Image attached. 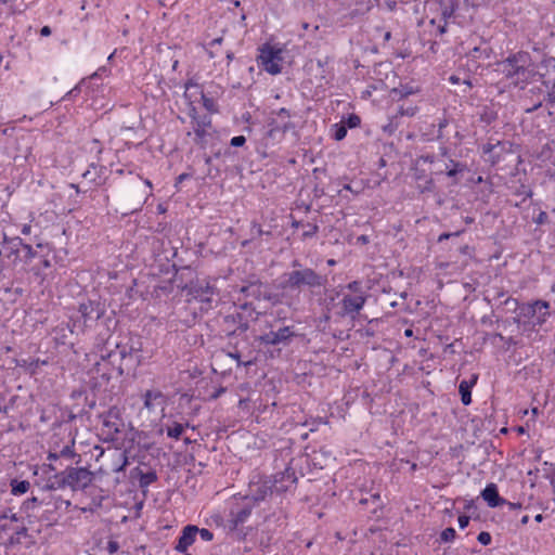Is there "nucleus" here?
Wrapping results in <instances>:
<instances>
[{
	"instance_id": "nucleus-8",
	"label": "nucleus",
	"mask_w": 555,
	"mask_h": 555,
	"mask_svg": "<svg viewBox=\"0 0 555 555\" xmlns=\"http://www.w3.org/2000/svg\"><path fill=\"white\" fill-rule=\"evenodd\" d=\"M198 528L193 525L185 526L178 539L176 551L185 553L188 548L195 542Z\"/></svg>"
},
{
	"instance_id": "nucleus-48",
	"label": "nucleus",
	"mask_w": 555,
	"mask_h": 555,
	"mask_svg": "<svg viewBox=\"0 0 555 555\" xmlns=\"http://www.w3.org/2000/svg\"><path fill=\"white\" fill-rule=\"evenodd\" d=\"M455 172H456L455 170H450L448 175H449V176H454V175H455Z\"/></svg>"
},
{
	"instance_id": "nucleus-29",
	"label": "nucleus",
	"mask_w": 555,
	"mask_h": 555,
	"mask_svg": "<svg viewBox=\"0 0 555 555\" xmlns=\"http://www.w3.org/2000/svg\"><path fill=\"white\" fill-rule=\"evenodd\" d=\"M245 142H246V139L244 135H236L231 139L230 143L232 146L238 147V146L244 145Z\"/></svg>"
},
{
	"instance_id": "nucleus-42",
	"label": "nucleus",
	"mask_w": 555,
	"mask_h": 555,
	"mask_svg": "<svg viewBox=\"0 0 555 555\" xmlns=\"http://www.w3.org/2000/svg\"><path fill=\"white\" fill-rule=\"evenodd\" d=\"M531 414H532L533 416H537V415H538V408H533V409H531Z\"/></svg>"
},
{
	"instance_id": "nucleus-30",
	"label": "nucleus",
	"mask_w": 555,
	"mask_h": 555,
	"mask_svg": "<svg viewBox=\"0 0 555 555\" xmlns=\"http://www.w3.org/2000/svg\"><path fill=\"white\" fill-rule=\"evenodd\" d=\"M106 548L109 554H114L119 550V544L117 541L111 540L108 541Z\"/></svg>"
},
{
	"instance_id": "nucleus-24",
	"label": "nucleus",
	"mask_w": 555,
	"mask_h": 555,
	"mask_svg": "<svg viewBox=\"0 0 555 555\" xmlns=\"http://www.w3.org/2000/svg\"><path fill=\"white\" fill-rule=\"evenodd\" d=\"M456 537V532L453 528H447L444 529L441 534H440V539L442 542H452Z\"/></svg>"
},
{
	"instance_id": "nucleus-9",
	"label": "nucleus",
	"mask_w": 555,
	"mask_h": 555,
	"mask_svg": "<svg viewBox=\"0 0 555 555\" xmlns=\"http://www.w3.org/2000/svg\"><path fill=\"white\" fill-rule=\"evenodd\" d=\"M126 438L129 442V444H126L124 443L122 447H124V450H125V453H131V451L133 450V444L137 443L139 446V448L141 449H149V443L146 442H143V440L145 439V434L143 431H139L134 428H129L126 433Z\"/></svg>"
},
{
	"instance_id": "nucleus-7",
	"label": "nucleus",
	"mask_w": 555,
	"mask_h": 555,
	"mask_svg": "<svg viewBox=\"0 0 555 555\" xmlns=\"http://www.w3.org/2000/svg\"><path fill=\"white\" fill-rule=\"evenodd\" d=\"M184 99L190 106V115L194 117V114L196 113L195 104L199 102L201 99H204L202 87L193 81L185 83Z\"/></svg>"
},
{
	"instance_id": "nucleus-31",
	"label": "nucleus",
	"mask_w": 555,
	"mask_h": 555,
	"mask_svg": "<svg viewBox=\"0 0 555 555\" xmlns=\"http://www.w3.org/2000/svg\"><path fill=\"white\" fill-rule=\"evenodd\" d=\"M395 92H398V90H393ZM416 90H414L413 88H410V87H403L399 90V94L400 96H408L410 94H413L415 93Z\"/></svg>"
},
{
	"instance_id": "nucleus-39",
	"label": "nucleus",
	"mask_w": 555,
	"mask_h": 555,
	"mask_svg": "<svg viewBox=\"0 0 555 555\" xmlns=\"http://www.w3.org/2000/svg\"><path fill=\"white\" fill-rule=\"evenodd\" d=\"M144 184H145L147 188L152 189V182H151L149 179H145V180H144Z\"/></svg>"
},
{
	"instance_id": "nucleus-44",
	"label": "nucleus",
	"mask_w": 555,
	"mask_h": 555,
	"mask_svg": "<svg viewBox=\"0 0 555 555\" xmlns=\"http://www.w3.org/2000/svg\"><path fill=\"white\" fill-rule=\"evenodd\" d=\"M37 502V499L36 498H33L30 501L26 502V504H29V503H36Z\"/></svg>"
},
{
	"instance_id": "nucleus-18",
	"label": "nucleus",
	"mask_w": 555,
	"mask_h": 555,
	"mask_svg": "<svg viewBox=\"0 0 555 555\" xmlns=\"http://www.w3.org/2000/svg\"><path fill=\"white\" fill-rule=\"evenodd\" d=\"M315 279V274L311 270H307L304 272H294L291 276V281L294 283L307 282L311 283Z\"/></svg>"
},
{
	"instance_id": "nucleus-13",
	"label": "nucleus",
	"mask_w": 555,
	"mask_h": 555,
	"mask_svg": "<svg viewBox=\"0 0 555 555\" xmlns=\"http://www.w3.org/2000/svg\"><path fill=\"white\" fill-rule=\"evenodd\" d=\"M548 304L546 301L538 300L529 307L532 317L535 318L533 324H542L548 317Z\"/></svg>"
},
{
	"instance_id": "nucleus-50",
	"label": "nucleus",
	"mask_w": 555,
	"mask_h": 555,
	"mask_svg": "<svg viewBox=\"0 0 555 555\" xmlns=\"http://www.w3.org/2000/svg\"><path fill=\"white\" fill-rule=\"evenodd\" d=\"M183 555H191L190 553H188V551L185 553H182Z\"/></svg>"
},
{
	"instance_id": "nucleus-2",
	"label": "nucleus",
	"mask_w": 555,
	"mask_h": 555,
	"mask_svg": "<svg viewBox=\"0 0 555 555\" xmlns=\"http://www.w3.org/2000/svg\"><path fill=\"white\" fill-rule=\"evenodd\" d=\"M23 248L30 271L42 279L47 276V271L57 263V253L50 244H37L36 247L24 245Z\"/></svg>"
},
{
	"instance_id": "nucleus-17",
	"label": "nucleus",
	"mask_w": 555,
	"mask_h": 555,
	"mask_svg": "<svg viewBox=\"0 0 555 555\" xmlns=\"http://www.w3.org/2000/svg\"><path fill=\"white\" fill-rule=\"evenodd\" d=\"M11 487H12L11 492L13 495H22L29 490L30 483L27 480L14 479L11 481Z\"/></svg>"
},
{
	"instance_id": "nucleus-40",
	"label": "nucleus",
	"mask_w": 555,
	"mask_h": 555,
	"mask_svg": "<svg viewBox=\"0 0 555 555\" xmlns=\"http://www.w3.org/2000/svg\"><path fill=\"white\" fill-rule=\"evenodd\" d=\"M551 96L555 100V81L551 91Z\"/></svg>"
},
{
	"instance_id": "nucleus-35",
	"label": "nucleus",
	"mask_w": 555,
	"mask_h": 555,
	"mask_svg": "<svg viewBox=\"0 0 555 555\" xmlns=\"http://www.w3.org/2000/svg\"><path fill=\"white\" fill-rule=\"evenodd\" d=\"M545 219H546V214L544 211H542L537 219V223H543Z\"/></svg>"
},
{
	"instance_id": "nucleus-16",
	"label": "nucleus",
	"mask_w": 555,
	"mask_h": 555,
	"mask_svg": "<svg viewBox=\"0 0 555 555\" xmlns=\"http://www.w3.org/2000/svg\"><path fill=\"white\" fill-rule=\"evenodd\" d=\"M104 427L107 428V433L111 436V439L118 440V434L120 433V429H119V422L117 418L113 420L111 416H108L104 421Z\"/></svg>"
},
{
	"instance_id": "nucleus-32",
	"label": "nucleus",
	"mask_w": 555,
	"mask_h": 555,
	"mask_svg": "<svg viewBox=\"0 0 555 555\" xmlns=\"http://www.w3.org/2000/svg\"><path fill=\"white\" fill-rule=\"evenodd\" d=\"M457 521H459V527L461 529H465L468 526V524H469V517L466 516V515H461L459 517Z\"/></svg>"
},
{
	"instance_id": "nucleus-25",
	"label": "nucleus",
	"mask_w": 555,
	"mask_h": 555,
	"mask_svg": "<svg viewBox=\"0 0 555 555\" xmlns=\"http://www.w3.org/2000/svg\"><path fill=\"white\" fill-rule=\"evenodd\" d=\"M201 101H203V105L204 107L210 112V113H216L217 112V108H216V105H215V102L214 100L209 99V98H206L204 95V99H201Z\"/></svg>"
},
{
	"instance_id": "nucleus-38",
	"label": "nucleus",
	"mask_w": 555,
	"mask_h": 555,
	"mask_svg": "<svg viewBox=\"0 0 555 555\" xmlns=\"http://www.w3.org/2000/svg\"><path fill=\"white\" fill-rule=\"evenodd\" d=\"M404 335L406 337H411L413 335V331L411 328L405 330Z\"/></svg>"
},
{
	"instance_id": "nucleus-20",
	"label": "nucleus",
	"mask_w": 555,
	"mask_h": 555,
	"mask_svg": "<svg viewBox=\"0 0 555 555\" xmlns=\"http://www.w3.org/2000/svg\"><path fill=\"white\" fill-rule=\"evenodd\" d=\"M333 138L337 141L343 140L347 134V127L344 122H338L332 126Z\"/></svg>"
},
{
	"instance_id": "nucleus-41",
	"label": "nucleus",
	"mask_w": 555,
	"mask_h": 555,
	"mask_svg": "<svg viewBox=\"0 0 555 555\" xmlns=\"http://www.w3.org/2000/svg\"><path fill=\"white\" fill-rule=\"evenodd\" d=\"M449 237H450L449 234H442V235H440L439 241H442V240H446V238H449Z\"/></svg>"
},
{
	"instance_id": "nucleus-4",
	"label": "nucleus",
	"mask_w": 555,
	"mask_h": 555,
	"mask_svg": "<svg viewBox=\"0 0 555 555\" xmlns=\"http://www.w3.org/2000/svg\"><path fill=\"white\" fill-rule=\"evenodd\" d=\"M528 56L526 53H518L498 64V70L503 73L507 78L513 79V83L519 85L527 76L526 65Z\"/></svg>"
},
{
	"instance_id": "nucleus-21",
	"label": "nucleus",
	"mask_w": 555,
	"mask_h": 555,
	"mask_svg": "<svg viewBox=\"0 0 555 555\" xmlns=\"http://www.w3.org/2000/svg\"><path fill=\"white\" fill-rule=\"evenodd\" d=\"M184 431V425L180 423H173L171 426L167 427L166 433L168 437L173 439H179Z\"/></svg>"
},
{
	"instance_id": "nucleus-37",
	"label": "nucleus",
	"mask_w": 555,
	"mask_h": 555,
	"mask_svg": "<svg viewBox=\"0 0 555 555\" xmlns=\"http://www.w3.org/2000/svg\"><path fill=\"white\" fill-rule=\"evenodd\" d=\"M449 80H450V82H451V83H453V85H457V83H460V78H459V77H456V76H451Z\"/></svg>"
},
{
	"instance_id": "nucleus-26",
	"label": "nucleus",
	"mask_w": 555,
	"mask_h": 555,
	"mask_svg": "<svg viewBox=\"0 0 555 555\" xmlns=\"http://www.w3.org/2000/svg\"><path fill=\"white\" fill-rule=\"evenodd\" d=\"M478 542L482 545H488L491 542V535L489 532L482 531L478 534Z\"/></svg>"
},
{
	"instance_id": "nucleus-14",
	"label": "nucleus",
	"mask_w": 555,
	"mask_h": 555,
	"mask_svg": "<svg viewBox=\"0 0 555 555\" xmlns=\"http://www.w3.org/2000/svg\"><path fill=\"white\" fill-rule=\"evenodd\" d=\"M165 397L158 390H149L144 395V406L149 410H154L157 406H164Z\"/></svg>"
},
{
	"instance_id": "nucleus-11",
	"label": "nucleus",
	"mask_w": 555,
	"mask_h": 555,
	"mask_svg": "<svg viewBox=\"0 0 555 555\" xmlns=\"http://www.w3.org/2000/svg\"><path fill=\"white\" fill-rule=\"evenodd\" d=\"M481 498L489 507H498L506 503V501L500 496L498 487L493 482L488 483L481 491Z\"/></svg>"
},
{
	"instance_id": "nucleus-5",
	"label": "nucleus",
	"mask_w": 555,
	"mask_h": 555,
	"mask_svg": "<svg viewBox=\"0 0 555 555\" xmlns=\"http://www.w3.org/2000/svg\"><path fill=\"white\" fill-rule=\"evenodd\" d=\"M347 288L352 292L351 295H345L341 299V307L344 314L351 315L352 318L359 313V311L363 308L366 296L361 291L360 283L352 282L349 283Z\"/></svg>"
},
{
	"instance_id": "nucleus-47",
	"label": "nucleus",
	"mask_w": 555,
	"mask_h": 555,
	"mask_svg": "<svg viewBox=\"0 0 555 555\" xmlns=\"http://www.w3.org/2000/svg\"><path fill=\"white\" fill-rule=\"evenodd\" d=\"M86 309H87L86 305H81V306H80V310H81V311H83V312H85V311H86Z\"/></svg>"
},
{
	"instance_id": "nucleus-15",
	"label": "nucleus",
	"mask_w": 555,
	"mask_h": 555,
	"mask_svg": "<svg viewBox=\"0 0 555 555\" xmlns=\"http://www.w3.org/2000/svg\"><path fill=\"white\" fill-rule=\"evenodd\" d=\"M477 382V375H473L469 380H462L459 385V391L461 400L464 405H468L472 402V388Z\"/></svg>"
},
{
	"instance_id": "nucleus-3",
	"label": "nucleus",
	"mask_w": 555,
	"mask_h": 555,
	"mask_svg": "<svg viewBox=\"0 0 555 555\" xmlns=\"http://www.w3.org/2000/svg\"><path fill=\"white\" fill-rule=\"evenodd\" d=\"M283 48L264 43L259 48L258 65L270 75H278L283 67Z\"/></svg>"
},
{
	"instance_id": "nucleus-34",
	"label": "nucleus",
	"mask_w": 555,
	"mask_h": 555,
	"mask_svg": "<svg viewBox=\"0 0 555 555\" xmlns=\"http://www.w3.org/2000/svg\"><path fill=\"white\" fill-rule=\"evenodd\" d=\"M40 34H41V36H44V37L49 36L51 34L50 27L49 26H43L41 28V30H40Z\"/></svg>"
},
{
	"instance_id": "nucleus-19",
	"label": "nucleus",
	"mask_w": 555,
	"mask_h": 555,
	"mask_svg": "<svg viewBox=\"0 0 555 555\" xmlns=\"http://www.w3.org/2000/svg\"><path fill=\"white\" fill-rule=\"evenodd\" d=\"M212 287L208 284L205 286V288L201 289H193L191 294L195 299H198L201 301L209 302L212 295Z\"/></svg>"
},
{
	"instance_id": "nucleus-22",
	"label": "nucleus",
	"mask_w": 555,
	"mask_h": 555,
	"mask_svg": "<svg viewBox=\"0 0 555 555\" xmlns=\"http://www.w3.org/2000/svg\"><path fill=\"white\" fill-rule=\"evenodd\" d=\"M341 122H344L346 125L347 128H356L360 125L361 122V119L358 115L356 114H350L347 116V118L343 119Z\"/></svg>"
},
{
	"instance_id": "nucleus-27",
	"label": "nucleus",
	"mask_w": 555,
	"mask_h": 555,
	"mask_svg": "<svg viewBox=\"0 0 555 555\" xmlns=\"http://www.w3.org/2000/svg\"><path fill=\"white\" fill-rule=\"evenodd\" d=\"M417 112V107L416 106H408V107H403L401 106L400 109H399V114L400 115H406V116H413L415 115V113Z\"/></svg>"
},
{
	"instance_id": "nucleus-10",
	"label": "nucleus",
	"mask_w": 555,
	"mask_h": 555,
	"mask_svg": "<svg viewBox=\"0 0 555 555\" xmlns=\"http://www.w3.org/2000/svg\"><path fill=\"white\" fill-rule=\"evenodd\" d=\"M293 335L288 326L282 327L276 332H270L268 334L259 336V341L266 345H278L287 340Z\"/></svg>"
},
{
	"instance_id": "nucleus-1",
	"label": "nucleus",
	"mask_w": 555,
	"mask_h": 555,
	"mask_svg": "<svg viewBox=\"0 0 555 555\" xmlns=\"http://www.w3.org/2000/svg\"><path fill=\"white\" fill-rule=\"evenodd\" d=\"M139 365V357L131 349L126 347L102 353L100 359H93L91 374L94 378L101 377L108 380L115 373L122 375L125 371L132 370Z\"/></svg>"
},
{
	"instance_id": "nucleus-43",
	"label": "nucleus",
	"mask_w": 555,
	"mask_h": 555,
	"mask_svg": "<svg viewBox=\"0 0 555 555\" xmlns=\"http://www.w3.org/2000/svg\"><path fill=\"white\" fill-rule=\"evenodd\" d=\"M511 508H518L519 505L518 504H515V503H509L508 504Z\"/></svg>"
},
{
	"instance_id": "nucleus-23",
	"label": "nucleus",
	"mask_w": 555,
	"mask_h": 555,
	"mask_svg": "<svg viewBox=\"0 0 555 555\" xmlns=\"http://www.w3.org/2000/svg\"><path fill=\"white\" fill-rule=\"evenodd\" d=\"M210 125H211L210 119H206L202 122H197L196 126L194 127V131H195L196 135L204 137L206 134V128L210 127Z\"/></svg>"
},
{
	"instance_id": "nucleus-46",
	"label": "nucleus",
	"mask_w": 555,
	"mask_h": 555,
	"mask_svg": "<svg viewBox=\"0 0 555 555\" xmlns=\"http://www.w3.org/2000/svg\"><path fill=\"white\" fill-rule=\"evenodd\" d=\"M327 263H328L330 266H334V264H335V260L330 259V260L327 261Z\"/></svg>"
},
{
	"instance_id": "nucleus-12",
	"label": "nucleus",
	"mask_w": 555,
	"mask_h": 555,
	"mask_svg": "<svg viewBox=\"0 0 555 555\" xmlns=\"http://www.w3.org/2000/svg\"><path fill=\"white\" fill-rule=\"evenodd\" d=\"M91 480V473L86 468H75L68 474V481L75 488H86Z\"/></svg>"
},
{
	"instance_id": "nucleus-6",
	"label": "nucleus",
	"mask_w": 555,
	"mask_h": 555,
	"mask_svg": "<svg viewBox=\"0 0 555 555\" xmlns=\"http://www.w3.org/2000/svg\"><path fill=\"white\" fill-rule=\"evenodd\" d=\"M289 118L291 116L286 109H280L269 124L267 137L271 140L280 141L292 127Z\"/></svg>"
},
{
	"instance_id": "nucleus-36",
	"label": "nucleus",
	"mask_w": 555,
	"mask_h": 555,
	"mask_svg": "<svg viewBox=\"0 0 555 555\" xmlns=\"http://www.w3.org/2000/svg\"><path fill=\"white\" fill-rule=\"evenodd\" d=\"M188 178V175L186 173H182L180 175L178 178H177V183H176V186H178L179 183H181L184 179Z\"/></svg>"
},
{
	"instance_id": "nucleus-28",
	"label": "nucleus",
	"mask_w": 555,
	"mask_h": 555,
	"mask_svg": "<svg viewBox=\"0 0 555 555\" xmlns=\"http://www.w3.org/2000/svg\"><path fill=\"white\" fill-rule=\"evenodd\" d=\"M197 534H199L204 541H211L214 538L212 532L206 528L198 529Z\"/></svg>"
},
{
	"instance_id": "nucleus-45",
	"label": "nucleus",
	"mask_w": 555,
	"mask_h": 555,
	"mask_svg": "<svg viewBox=\"0 0 555 555\" xmlns=\"http://www.w3.org/2000/svg\"><path fill=\"white\" fill-rule=\"evenodd\" d=\"M535 520H537V521H541V520H542V515H541V514L537 515V516H535Z\"/></svg>"
},
{
	"instance_id": "nucleus-49",
	"label": "nucleus",
	"mask_w": 555,
	"mask_h": 555,
	"mask_svg": "<svg viewBox=\"0 0 555 555\" xmlns=\"http://www.w3.org/2000/svg\"><path fill=\"white\" fill-rule=\"evenodd\" d=\"M527 521H528V516H525V517L522 518V522H524V524H526Z\"/></svg>"
},
{
	"instance_id": "nucleus-33",
	"label": "nucleus",
	"mask_w": 555,
	"mask_h": 555,
	"mask_svg": "<svg viewBox=\"0 0 555 555\" xmlns=\"http://www.w3.org/2000/svg\"><path fill=\"white\" fill-rule=\"evenodd\" d=\"M21 232L24 234V235H29L30 232H31V227L30 224H24L21 229Z\"/></svg>"
}]
</instances>
